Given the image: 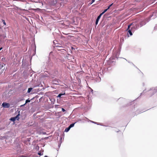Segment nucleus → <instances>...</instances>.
Returning <instances> with one entry per match:
<instances>
[{"label":"nucleus","mask_w":157,"mask_h":157,"mask_svg":"<svg viewBox=\"0 0 157 157\" xmlns=\"http://www.w3.org/2000/svg\"><path fill=\"white\" fill-rule=\"evenodd\" d=\"M3 67V64L0 63V69L2 68Z\"/></svg>","instance_id":"16"},{"label":"nucleus","mask_w":157,"mask_h":157,"mask_svg":"<svg viewBox=\"0 0 157 157\" xmlns=\"http://www.w3.org/2000/svg\"><path fill=\"white\" fill-rule=\"evenodd\" d=\"M113 3H112L111 5H110L108 7V9H109L110 8V7L112 5Z\"/></svg>","instance_id":"23"},{"label":"nucleus","mask_w":157,"mask_h":157,"mask_svg":"<svg viewBox=\"0 0 157 157\" xmlns=\"http://www.w3.org/2000/svg\"><path fill=\"white\" fill-rule=\"evenodd\" d=\"M2 21L3 22V24L4 25H6V23L4 20H2Z\"/></svg>","instance_id":"19"},{"label":"nucleus","mask_w":157,"mask_h":157,"mask_svg":"<svg viewBox=\"0 0 157 157\" xmlns=\"http://www.w3.org/2000/svg\"><path fill=\"white\" fill-rule=\"evenodd\" d=\"M43 153H41V152H39L38 153V154L39 155H43Z\"/></svg>","instance_id":"17"},{"label":"nucleus","mask_w":157,"mask_h":157,"mask_svg":"<svg viewBox=\"0 0 157 157\" xmlns=\"http://www.w3.org/2000/svg\"><path fill=\"white\" fill-rule=\"evenodd\" d=\"M54 83L56 84H57V83L58 82V81L56 80L54 81Z\"/></svg>","instance_id":"21"},{"label":"nucleus","mask_w":157,"mask_h":157,"mask_svg":"<svg viewBox=\"0 0 157 157\" xmlns=\"http://www.w3.org/2000/svg\"><path fill=\"white\" fill-rule=\"evenodd\" d=\"M80 73L81 74H82V73H84V72L83 71H80Z\"/></svg>","instance_id":"28"},{"label":"nucleus","mask_w":157,"mask_h":157,"mask_svg":"<svg viewBox=\"0 0 157 157\" xmlns=\"http://www.w3.org/2000/svg\"><path fill=\"white\" fill-rule=\"evenodd\" d=\"M20 116V112H19L18 114L15 117H11L10 119V120L14 122L16 120H18L19 119V116Z\"/></svg>","instance_id":"2"},{"label":"nucleus","mask_w":157,"mask_h":157,"mask_svg":"<svg viewBox=\"0 0 157 157\" xmlns=\"http://www.w3.org/2000/svg\"><path fill=\"white\" fill-rule=\"evenodd\" d=\"M142 94V93H141V95Z\"/></svg>","instance_id":"32"},{"label":"nucleus","mask_w":157,"mask_h":157,"mask_svg":"<svg viewBox=\"0 0 157 157\" xmlns=\"http://www.w3.org/2000/svg\"><path fill=\"white\" fill-rule=\"evenodd\" d=\"M101 16L102 15H101V14H100L97 17V18L95 22V24L96 25H97L98 24V21Z\"/></svg>","instance_id":"7"},{"label":"nucleus","mask_w":157,"mask_h":157,"mask_svg":"<svg viewBox=\"0 0 157 157\" xmlns=\"http://www.w3.org/2000/svg\"><path fill=\"white\" fill-rule=\"evenodd\" d=\"M30 100H29V99H27L26 100L25 103L22 105H21L20 106L22 107V106H25L26 103L29 102H30Z\"/></svg>","instance_id":"8"},{"label":"nucleus","mask_w":157,"mask_h":157,"mask_svg":"<svg viewBox=\"0 0 157 157\" xmlns=\"http://www.w3.org/2000/svg\"><path fill=\"white\" fill-rule=\"evenodd\" d=\"M62 140V139L61 138H60V140H59V143H60V144H61L62 143V141H61V140Z\"/></svg>","instance_id":"20"},{"label":"nucleus","mask_w":157,"mask_h":157,"mask_svg":"<svg viewBox=\"0 0 157 157\" xmlns=\"http://www.w3.org/2000/svg\"><path fill=\"white\" fill-rule=\"evenodd\" d=\"M101 69H100V72H98L97 74H98V76L97 78L96 81L97 82H100L101 81V78L100 77V75H102V74H103V70H105V69H101V70H102V73H101Z\"/></svg>","instance_id":"1"},{"label":"nucleus","mask_w":157,"mask_h":157,"mask_svg":"<svg viewBox=\"0 0 157 157\" xmlns=\"http://www.w3.org/2000/svg\"><path fill=\"white\" fill-rule=\"evenodd\" d=\"M76 123V122H75L74 123H72L70 125L68 126L70 128H71L73 127L75 125V124Z\"/></svg>","instance_id":"9"},{"label":"nucleus","mask_w":157,"mask_h":157,"mask_svg":"<svg viewBox=\"0 0 157 157\" xmlns=\"http://www.w3.org/2000/svg\"><path fill=\"white\" fill-rule=\"evenodd\" d=\"M28 157L22 155H21L20 157Z\"/></svg>","instance_id":"26"},{"label":"nucleus","mask_w":157,"mask_h":157,"mask_svg":"<svg viewBox=\"0 0 157 157\" xmlns=\"http://www.w3.org/2000/svg\"><path fill=\"white\" fill-rule=\"evenodd\" d=\"M61 96L60 95V94H59L58 96H57V98H61Z\"/></svg>","instance_id":"24"},{"label":"nucleus","mask_w":157,"mask_h":157,"mask_svg":"<svg viewBox=\"0 0 157 157\" xmlns=\"http://www.w3.org/2000/svg\"><path fill=\"white\" fill-rule=\"evenodd\" d=\"M40 9L39 8H37V9H31L32 10H33L34 11H35L36 10H39Z\"/></svg>","instance_id":"25"},{"label":"nucleus","mask_w":157,"mask_h":157,"mask_svg":"<svg viewBox=\"0 0 157 157\" xmlns=\"http://www.w3.org/2000/svg\"><path fill=\"white\" fill-rule=\"evenodd\" d=\"M90 122H92V123H94L95 124H98V125L99 124H98L96 122H94V121H90Z\"/></svg>","instance_id":"18"},{"label":"nucleus","mask_w":157,"mask_h":157,"mask_svg":"<svg viewBox=\"0 0 157 157\" xmlns=\"http://www.w3.org/2000/svg\"><path fill=\"white\" fill-rule=\"evenodd\" d=\"M90 89V94L91 93L92 94H93V90L90 87H89Z\"/></svg>","instance_id":"12"},{"label":"nucleus","mask_w":157,"mask_h":157,"mask_svg":"<svg viewBox=\"0 0 157 157\" xmlns=\"http://www.w3.org/2000/svg\"><path fill=\"white\" fill-rule=\"evenodd\" d=\"M33 89V88H28V90L27 93H29Z\"/></svg>","instance_id":"11"},{"label":"nucleus","mask_w":157,"mask_h":157,"mask_svg":"<svg viewBox=\"0 0 157 157\" xmlns=\"http://www.w3.org/2000/svg\"><path fill=\"white\" fill-rule=\"evenodd\" d=\"M60 145H61V144L59 143L58 145V146L59 147L60 146Z\"/></svg>","instance_id":"27"},{"label":"nucleus","mask_w":157,"mask_h":157,"mask_svg":"<svg viewBox=\"0 0 157 157\" xmlns=\"http://www.w3.org/2000/svg\"><path fill=\"white\" fill-rule=\"evenodd\" d=\"M149 92L150 93H152L153 94L152 95H151V96L153 95L155 93H156L157 92V87H155V89H154L153 90L152 89H151L150 90H149Z\"/></svg>","instance_id":"5"},{"label":"nucleus","mask_w":157,"mask_h":157,"mask_svg":"<svg viewBox=\"0 0 157 157\" xmlns=\"http://www.w3.org/2000/svg\"><path fill=\"white\" fill-rule=\"evenodd\" d=\"M2 49V48H0V50H1Z\"/></svg>","instance_id":"31"},{"label":"nucleus","mask_w":157,"mask_h":157,"mask_svg":"<svg viewBox=\"0 0 157 157\" xmlns=\"http://www.w3.org/2000/svg\"><path fill=\"white\" fill-rule=\"evenodd\" d=\"M29 68H30V67H29ZM30 68H31V67H30Z\"/></svg>","instance_id":"33"},{"label":"nucleus","mask_w":157,"mask_h":157,"mask_svg":"<svg viewBox=\"0 0 157 157\" xmlns=\"http://www.w3.org/2000/svg\"><path fill=\"white\" fill-rule=\"evenodd\" d=\"M6 37V34L0 35V40L2 41L4 40Z\"/></svg>","instance_id":"6"},{"label":"nucleus","mask_w":157,"mask_h":157,"mask_svg":"<svg viewBox=\"0 0 157 157\" xmlns=\"http://www.w3.org/2000/svg\"><path fill=\"white\" fill-rule=\"evenodd\" d=\"M144 22L143 21H142V22H141L140 23V25L141 27L143 25H144Z\"/></svg>","instance_id":"14"},{"label":"nucleus","mask_w":157,"mask_h":157,"mask_svg":"<svg viewBox=\"0 0 157 157\" xmlns=\"http://www.w3.org/2000/svg\"><path fill=\"white\" fill-rule=\"evenodd\" d=\"M132 24H130V25H129L128 26V29H127V30H128V32H127V34L128 35V34H129L130 36H131L132 35V33L131 31V30L130 29H129L130 26H131Z\"/></svg>","instance_id":"4"},{"label":"nucleus","mask_w":157,"mask_h":157,"mask_svg":"<svg viewBox=\"0 0 157 157\" xmlns=\"http://www.w3.org/2000/svg\"><path fill=\"white\" fill-rule=\"evenodd\" d=\"M70 128H70L69 127H68L67 128L64 130V132H68L69 131Z\"/></svg>","instance_id":"10"},{"label":"nucleus","mask_w":157,"mask_h":157,"mask_svg":"<svg viewBox=\"0 0 157 157\" xmlns=\"http://www.w3.org/2000/svg\"><path fill=\"white\" fill-rule=\"evenodd\" d=\"M60 95L62 96H63V95H65V92H64V93H59Z\"/></svg>","instance_id":"15"},{"label":"nucleus","mask_w":157,"mask_h":157,"mask_svg":"<svg viewBox=\"0 0 157 157\" xmlns=\"http://www.w3.org/2000/svg\"><path fill=\"white\" fill-rule=\"evenodd\" d=\"M95 0H92V3H93V2H94L95 1Z\"/></svg>","instance_id":"29"},{"label":"nucleus","mask_w":157,"mask_h":157,"mask_svg":"<svg viewBox=\"0 0 157 157\" xmlns=\"http://www.w3.org/2000/svg\"><path fill=\"white\" fill-rule=\"evenodd\" d=\"M2 106L4 108H8L10 107V105L9 103L6 102H3L2 105Z\"/></svg>","instance_id":"3"},{"label":"nucleus","mask_w":157,"mask_h":157,"mask_svg":"<svg viewBox=\"0 0 157 157\" xmlns=\"http://www.w3.org/2000/svg\"><path fill=\"white\" fill-rule=\"evenodd\" d=\"M27 141H30V140L29 139H28Z\"/></svg>","instance_id":"30"},{"label":"nucleus","mask_w":157,"mask_h":157,"mask_svg":"<svg viewBox=\"0 0 157 157\" xmlns=\"http://www.w3.org/2000/svg\"><path fill=\"white\" fill-rule=\"evenodd\" d=\"M108 9H106L104 10L103 12L101 13L100 14H101L102 15V14H103L104 13H105L108 10Z\"/></svg>","instance_id":"13"},{"label":"nucleus","mask_w":157,"mask_h":157,"mask_svg":"<svg viewBox=\"0 0 157 157\" xmlns=\"http://www.w3.org/2000/svg\"><path fill=\"white\" fill-rule=\"evenodd\" d=\"M62 111L63 112H64L65 111H66V110L65 109H64V108H62Z\"/></svg>","instance_id":"22"}]
</instances>
